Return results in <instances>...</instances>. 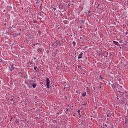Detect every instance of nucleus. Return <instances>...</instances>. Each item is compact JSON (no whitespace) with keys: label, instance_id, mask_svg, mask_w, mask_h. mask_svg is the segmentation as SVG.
<instances>
[{"label":"nucleus","instance_id":"4468645a","mask_svg":"<svg viewBox=\"0 0 128 128\" xmlns=\"http://www.w3.org/2000/svg\"><path fill=\"white\" fill-rule=\"evenodd\" d=\"M86 104L87 102H86V103L82 104V106H86Z\"/></svg>","mask_w":128,"mask_h":128},{"label":"nucleus","instance_id":"6e6552de","mask_svg":"<svg viewBox=\"0 0 128 128\" xmlns=\"http://www.w3.org/2000/svg\"><path fill=\"white\" fill-rule=\"evenodd\" d=\"M38 52H42V48H38Z\"/></svg>","mask_w":128,"mask_h":128},{"label":"nucleus","instance_id":"f3484780","mask_svg":"<svg viewBox=\"0 0 128 128\" xmlns=\"http://www.w3.org/2000/svg\"><path fill=\"white\" fill-rule=\"evenodd\" d=\"M88 12H89V14H90V12H91L90 10H88Z\"/></svg>","mask_w":128,"mask_h":128},{"label":"nucleus","instance_id":"f03ea898","mask_svg":"<svg viewBox=\"0 0 128 128\" xmlns=\"http://www.w3.org/2000/svg\"><path fill=\"white\" fill-rule=\"evenodd\" d=\"M82 54H84V53H82V52L79 54L78 56V58H82Z\"/></svg>","mask_w":128,"mask_h":128},{"label":"nucleus","instance_id":"b1692460","mask_svg":"<svg viewBox=\"0 0 128 128\" xmlns=\"http://www.w3.org/2000/svg\"><path fill=\"white\" fill-rule=\"evenodd\" d=\"M126 34H128V32H126Z\"/></svg>","mask_w":128,"mask_h":128},{"label":"nucleus","instance_id":"5701e85b","mask_svg":"<svg viewBox=\"0 0 128 128\" xmlns=\"http://www.w3.org/2000/svg\"><path fill=\"white\" fill-rule=\"evenodd\" d=\"M34 60H36V58H34Z\"/></svg>","mask_w":128,"mask_h":128},{"label":"nucleus","instance_id":"0eeeda50","mask_svg":"<svg viewBox=\"0 0 128 128\" xmlns=\"http://www.w3.org/2000/svg\"><path fill=\"white\" fill-rule=\"evenodd\" d=\"M82 96H83V98H84V96H86V92H84L82 93Z\"/></svg>","mask_w":128,"mask_h":128},{"label":"nucleus","instance_id":"20e7f679","mask_svg":"<svg viewBox=\"0 0 128 128\" xmlns=\"http://www.w3.org/2000/svg\"><path fill=\"white\" fill-rule=\"evenodd\" d=\"M10 66H11V68H10V72H12V70H14V64H11Z\"/></svg>","mask_w":128,"mask_h":128},{"label":"nucleus","instance_id":"1a4fd4ad","mask_svg":"<svg viewBox=\"0 0 128 128\" xmlns=\"http://www.w3.org/2000/svg\"><path fill=\"white\" fill-rule=\"evenodd\" d=\"M32 88H34L36 86V84H32Z\"/></svg>","mask_w":128,"mask_h":128},{"label":"nucleus","instance_id":"9b49d317","mask_svg":"<svg viewBox=\"0 0 128 128\" xmlns=\"http://www.w3.org/2000/svg\"><path fill=\"white\" fill-rule=\"evenodd\" d=\"M52 56H56V52H53Z\"/></svg>","mask_w":128,"mask_h":128},{"label":"nucleus","instance_id":"2eb2a0df","mask_svg":"<svg viewBox=\"0 0 128 128\" xmlns=\"http://www.w3.org/2000/svg\"><path fill=\"white\" fill-rule=\"evenodd\" d=\"M104 58H108V56H104Z\"/></svg>","mask_w":128,"mask_h":128},{"label":"nucleus","instance_id":"423d86ee","mask_svg":"<svg viewBox=\"0 0 128 128\" xmlns=\"http://www.w3.org/2000/svg\"><path fill=\"white\" fill-rule=\"evenodd\" d=\"M113 43L114 44H116V46H118L119 45L118 42L116 41H114Z\"/></svg>","mask_w":128,"mask_h":128},{"label":"nucleus","instance_id":"393cba45","mask_svg":"<svg viewBox=\"0 0 128 128\" xmlns=\"http://www.w3.org/2000/svg\"><path fill=\"white\" fill-rule=\"evenodd\" d=\"M73 116H74V114H73Z\"/></svg>","mask_w":128,"mask_h":128},{"label":"nucleus","instance_id":"a211bd4d","mask_svg":"<svg viewBox=\"0 0 128 128\" xmlns=\"http://www.w3.org/2000/svg\"><path fill=\"white\" fill-rule=\"evenodd\" d=\"M78 68H82V66L78 65Z\"/></svg>","mask_w":128,"mask_h":128},{"label":"nucleus","instance_id":"9d476101","mask_svg":"<svg viewBox=\"0 0 128 128\" xmlns=\"http://www.w3.org/2000/svg\"><path fill=\"white\" fill-rule=\"evenodd\" d=\"M72 44L74 46H76V42L74 41L72 42Z\"/></svg>","mask_w":128,"mask_h":128},{"label":"nucleus","instance_id":"ddd939ff","mask_svg":"<svg viewBox=\"0 0 128 128\" xmlns=\"http://www.w3.org/2000/svg\"><path fill=\"white\" fill-rule=\"evenodd\" d=\"M36 68H38V67L34 66V70H36Z\"/></svg>","mask_w":128,"mask_h":128},{"label":"nucleus","instance_id":"7ed1b4c3","mask_svg":"<svg viewBox=\"0 0 128 128\" xmlns=\"http://www.w3.org/2000/svg\"><path fill=\"white\" fill-rule=\"evenodd\" d=\"M20 33L19 34L14 33L13 34V36H14V38H16V36H20Z\"/></svg>","mask_w":128,"mask_h":128},{"label":"nucleus","instance_id":"4be33fe9","mask_svg":"<svg viewBox=\"0 0 128 128\" xmlns=\"http://www.w3.org/2000/svg\"><path fill=\"white\" fill-rule=\"evenodd\" d=\"M106 54H107V56H108V53L106 52Z\"/></svg>","mask_w":128,"mask_h":128},{"label":"nucleus","instance_id":"6ab92c4d","mask_svg":"<svg viewBox=\"0 0 128 128\" xmlns=\"http://www.w3.org/2000/svg\"><path fill=\"white\" fill-rule=\"evenodd\" d=\"M83 74L84 76H85L86 73H83V74Z\"/></svg>","mask_w":128,"mask_h":128},{"label":"nucleus","instance_id":"39448f33","mask_svg":"<svg viewBox=\"0 0 128 128\" xmlns=\"http://www.w3.org/2000/svg\"><path fill=\"white\" fill-rule=\"evenodd\" d=\"M116 86V84H114V83L113 84H112V88H115Z\"/></svg>","mask_w":128,"mask_h":128},{"label":"nucleus","instance_id":"412c9836","mask_svg":"<svg viewBox=\"0 0 128 128\" xmlns=\"http://www.w3.org/2000/svg\"><path fill=\"white\" fill-rule=\"evenodd\" d=\"M125 124H128V122H125Z\"/></svg>","mask_w":128,"mask_h":128},{"label":"nucleus","instance_id":"dca6fc26","mask_svg":"<svg viewBox=\"0 0 128 128\" xmlns=\"http://www.w3.org/2000/svg\"><path fill=\"white\" fill-rule=\"evenodd\" d=\"M46 80H50V79L48 78H46Z\"/></svg>","mask_w":128,"mask_h":128},{"label":"nucleus","instance_id":"aec40b11","mask_svg":"<svg viewBox=\"0 0 128 128\" xmlns=\"http://www.w3.org/2000/svg\"><path fill=\"white\" fill-rule=\"evenodd\" d=\"M54 10H56V8H54Z\"/></svg>","mask_w":128,"mask_h":128},{"label":"nucleus","instance_id":"f8f14e48","mask_svg":"<svg viewBox=\"0 0 128 128\" xmlns=\"http://www.w3.org/2000/svg\"><path fill=\"white\" fill-rule=\"evenodd\" d=\"M78 114L80 116V110H78Z\"/></svg>","mask_w":128,"mask_h":128},{"label":"nucleus","instance_id":"f257e3e1","mask_svg":"<svg viewBox=\"0 0 128 128\" xmlns=\"http://www.w3.org/2000/svg\"><path fill=\"white\" fill-rule=\"evenodd\" d=\"M46 86L48 88H52V86H50V80H46Z\"/></svg>","mask_w":128,"mask_h":128}]
</instances>
